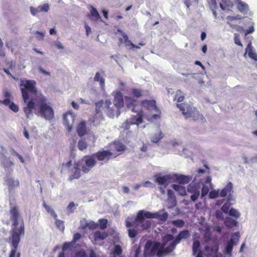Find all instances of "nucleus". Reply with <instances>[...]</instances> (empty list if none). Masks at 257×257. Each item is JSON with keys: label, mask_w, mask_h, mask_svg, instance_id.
Instances as JSON below:
<instances>
[{"label": "nucleus", "mask_w": 257, "mask_h": 257, "mask_svg": "<svg viewBox=\"0 0 257 257\" xmlns=\"http://www.w3.org/2000/svg\"><path fill=\"white\" fill-rule=\"evenodd\" d=\"M227 24L230 26V28L234 29L237 31H240L242 30V28L237 25H234L232 24L233 21L240 20L242 19V17L239 15H237L235 16H228L226 17Z\"/></svg>", "instance_id": "13"}, {"label": "nucleus", "mask_w": 257, "mask_h": 257, "mask_svg": "<svg viewBox=\"0 0 257 257\" xmlns=\"http://www.w3.org/2000/svg\"><path fill=\"white\" fill-rule=\"evenodd\" d=\"M177 106L186 118L192 117L194 120H204L205 118L196 108L187 103H178Z\"/></svg>", "instance_id": "5"}, {"label": "nucleus", "mask_w": 257, "mask_h": 257, "mask_svg": "<svg viewBox=\"0 0 257 257\" xmlns=\"http://www.w3.org/2000/svg\"><path fill=\"white\" fill-rule=\"evenodd\" d=\"M233 192V184L231 182H229L227 184L225 187L221 190L219 196L221 197H224L228 195L230 199Z\"/></svg>", "instance_id": "16"}, {"label": "nucleus", "mask_w": 257, "mask_h": 257, "mask_svg": "<svg viewBox=\"0 0 257 257\" xmlns=\"http://www.w3.org/2000/svg\"><path fill=\"white\" fill-rule=\"evenodd\" d=\"M122 253L121 247L119 245H115L112 257H116V256L120 255Z\"/></svg>", "instance_id": "39"}, {"label": "nucleus", "mask_w": 257, "mask_h": 257, "mask_svg": "<svg viewBox=\"0 0 257 257\" xmlns=\"http://www.w3.org/2000/svg\"><path fill=\"white\" fill-rule=\"evenodd\" d=\"M154 177L155 181L159 185L158 188L161 191V174H157Z\"/></svg>", "instance_id": "55"}, {"label": "nucleus", "mask_w": 257, "mask_h": 257, "mask_svg": "<svg viewBox=\"0 0 257 257\" xmlns=\"http://www.w3.org/2000/svg\"><path fill=\"white\" fill-rule=\"evenodd\" d=\"M94 81L96 82H99L101 87L104 86L105 80L103 77L101 76L99 72H96L95 73V76L94 77Z\"/></svg>", "instance_id": "33"}, {"label": "nucleus", "mask_w": 257, "mask_h": 257, "mask_svg": "<svg viewBox=\"0 0 257 257\" xmlns=\"http://www.w3.org/2000/svg\"><path fill=\"white\" fill-rule=\"evenodd\" d=\"M142 105L143 107L150 111L157 112L158 109L154 100H144L142 101Z\"/></svg>", "instance_id": "15"}, {"label": "nucleus", "mask_w": 257, "mask_h": 257, "mask_svg": "<svg viewBox=\"0 0 257 257\" xmlns=\"http://www.w3.org/2000/svg\"><path fill=\"white\" fill-rule=\"evenodd\" d=\"M72 244L70 242H65L64 243L63 245L62 246V251H63L65 252V251L68 250L69 251V249L71 248Z\"/></svg>", "instance_id": "48"}, {"label": "nucleus", "mask_w": 257, "mask_h": 257, "mask_svg": "<svg viewBox=\"0 0 257 257\" xmlns=\"http://www.w3.org/2000/svg\"><path fill=\"white\" fill-rule=\"evenodd\" d=\"M5 181L10 190H12L19 186V181L18 180H14L13 178L7 177Z\"/></svg>", "instance_id": "21"}, {"label": "nucleus", "mask_w": 257, "mask_h": 257, "mask_svg": "<svg viewBox=\"0 0 257 257\" xmlns=\"http://www.w3.org/2000/svg\"><path fill=\"white\" fill-rule=\"evenodd\" d=\"M55 224L59 229L62 231L64 230L65 226L64 225V221L58 219H56Z\"/></svg>", "instance_id": "42"}, {"label": "nucleus", "mask_w": 257, "mask_h": 257, "mask_svg": "<svg viewBox=\"0 0 257 257\" xmlns=\"http://www.w3.org/2000/svg\"><path fill=\"white\" fill-rule=\"evenodd\" d=\"M87 147V144L84 140H80L78 142V148L80 151H83Z\"/></svg>", "instance_id": "40"}, {"label": "nucleus", "mask_w": 257, "mask_h": 257, "mask_svg": "<svg viewBox=\"0 0 257 257\" xmlns=\"http://www.w3.org/2000/svg\"><path fill=\"white\" fill-rule=\"evenodd\" d=\"M137 114L135 116L134 119H127L126 122L123 124L122 127L126 130L129 129L130 125L137 124L139 125L142 123L143 119L142 115L138 111Z\"/></svg>", "instance_id": "10"}, {"label": "nucleus", "mask_w": 257, "mask_h": 257, "mask_svg": "<svg viewBox=\"0 0 257 257\" xmlns=\"http://www.w3.org/2000/svg\"><path fill=\"white\" fill-rule=\"evenodd\" d=\"M219 245L214 242L211 245H206L204 248V255L206 257H217Z\"/></svg>", "instance_id": "9"}, {"label": "nucleus", "mask_w": 257, "mask_h": 257, "mask_svg": "<svg viewBox=\"0 0 257 257\" xmlns=\"http://www.w3.org/2000/svg\"><path fill=\"white\" fill-rule=\"evenodd\" d=\"M10 214L13 227L10 231L11 237L9 238L12 246L9 257H16L21 236L25 233V225L23 219L17 207H12Z\"/></svg>", "instance_id": "3"}, {"label": "nucleus", "mask_w": 257, "mask_h": 257, "mask_svg": "<svg viewBox=\"0 0 257 257\" xmlns=\"http://www.w3.org/2000/svg\"><path fill=\"white\" fill-rule=\"evenodd\" d=\"M172 187L181 196H184L186 194V189L184 187L177 184H173Z\"/></svg>", "instance_id": "31"}, {"label": "nucleus", "mask_w": 257, "mask_h": 257, "mask_svg": "<svg viewBox=\"0 0 257 257\" xmlns=\"http://www.w3.org/2000/svg\"><path fill=\"white\" fill-rule=\"evenodd\" d=\"M107 220L106 219H100L99 220V228L101 229H104L107 227Z\"/></svg>", "instance_id": "44"}, {"label": "nucleus", "mask_w": 257, "mask_h": 257, "mask_svg": "<svg viewBox=\"0 0 257 257\" xmlns=\"http://www.w3.org/2000/svg\"><path fill=\"white\" fill-rule=\"evenodd\" d=\"M105 111L109 117L113 118L114 114L112 109H111L110 108H107L105 109Z\"/></svg>", "instance_id": "57"}, {"label": "nucleus", "mask_w": 257, "mask_h": 257, "mask_svg": "<svg viewBox=\"0 0 257 257\" xmlns=\"http://www.w3.org/2000/svg\"><path fill=\"white\" fill-rule=\"evenodd\" d=\"M248 52V55L250 58L255 61H257V54L253 51L250 43L247 45L246 49V52Z\"/></svg>", "instance_id": "29"}, {"label": "nucleus", "mask_w": 257, "mask_h": 257, "mask_svg": "<svg viewBox=\"0 0 257 257\" xmlns=\"http://www.w3.org/2000/svg\"><path fill=\"white\" fill-rule=\"evenodd\" d=\"M77 206V205H75L73 202H70L67 207V214H70L73 213Z\"/></svg>", "instance_id": "37"}, {"label": "nucleus", "mask_w": 257, "mask_h": 257, "mask_svg": "<svg viewBox=\"0 0 257 257\" xmlns=\"http://www.w3.org/2000/svg\"><path fill=\"white\" fill-rule=\"evenodd\" d=\"M240 237L239 232L234 233L231 237L230 239L227 242L225 248L224 252L227 254L231 255L234 245L237 244Z\"/></svg>", "instance_id": "8"}, {"label": "nucleus", "mask_w": 257, "mask_h": 257, "mask_svg": "<svg viewBox=\"0 0 257 257\" xmlns=\"http://www.w3.org/2000/svg\"><path fill=\"white\" fill-rule=\"evenodd\" d=\"M142 184V186H143L145 187L154 188L155 187V185L149 181H147Z\"/></svg>", "instance_id": "63"}, {"label": "nucleus", "mask_w": 257, "mask_h": 257, "mask_svg": "<svg viewBox=\"0 0 257 257\" xmlns=\"http://www.w3.org/2000/svg\"><path fill=\"white\" fill-rule=\"evenodd\" d=\"M108 236V234L105 232L96 231L93 234V238L95 240H103Z\"/></svg>", "instance_id": "27"}, {"label": "nucleus", "mask_w": 257, "mask_h": 257, "mask_svg": "<svg viewBox=\"0 0 257 257\" xmlns=\"http://www.w3.org/2000/svg\"><path fill=\"white\" fill-rule=\"evenodd\" d=\"M12 154L13 155H16L17 157H18V158L19 159L21 162H22V163H24L25 162V160H24L23 157L21 155H20L19 153H18L15 150L12 149Z\"/></svg>", "instance_id": "60"}, {"label": "nucleus", "mask_w": 257, "mask_h": 257, "mask_svg": "<svg viewBox=\"0 0 257 257\" xmlns=\"http://www.w3.org/2000/svg\"><path fill=\"white\" fill-rule=\"evenodd\" d=\"M32 33L35 36L36 38L38 40H43L44 36H45V32H39L38 31H34V32H32Z\"/></svg>", "instance_id": "41"}, {"label": "nucleus", "mask_w": 257, "mask_h": 257, "mask_svg": "<svg viewBox=\"0 0 257 257\" xmlns=\"http://www.w3.org/2000/svg\"><path fill=\"white\" fill-rule=\"evenodd\" d=\"M209 192V188L208 186L204 185L201 189V196L204 197Z\"/></svg>", "instance_id": "59"}, {"label": "nucleus", "mask_w": 257, "mask_h": 257, "mask_svg": "<svg viewBox=\"0 0 257 257\" xmlns=\"http://www.w3.org/2000/svg\"><path fill=\"white\" fill-rule=\"evenodd\" d=\"M1 164L4 168L6 169H9V168L14 165V163L10 160L9 158L4 156L1 159Z\"/></svg>", "instance_id": "28"}, {"label": "nucleus", "mask_w": 257, "mask_h": 257, "mask_svg": "<svg viewBox=\"0 0 257 257\" xmlns=\"http://www.w3.org/2000/svg\"><path fill=\"white\" fill-rule=\"evenodd\" d=\"M104 101L101 100L95 103V112L96 115L100 117L102 116V109L104 108Z\"/></svg>", "instance_id": "23"}, {"label": "nucleus", "mask_w": 257, "mask_h": 257, "mask_svg": "<svg viewBox=\"0 0 257 257\" xmlns=\"http://www.w3.org/2000/svg\"><path fill=\"white\" fill-rule=\"evenodd\" d=\"M39 10V11L41 12H47L49 10V5L48 4H44L42 5H40L39 7H38Z\"/></svg>", "instance_id": "45"}, {"label": "nucleus", "mask_w": 257, "mask_h": 257, "mask_svg": "<svg viewBox=\"0 0 257 257\" xmlns=\"http://www.w3.org/2000/svg\"><path fill=\"white\" fill-rule=\"evenodd\" d=\"M0 103H3L6 106H8L9 108L14 112H17L19 108L14 102H12L9 98H6L3 100H0Z\"/></svg>", "instance_id": "19"}, {"label": "nucleus", "mask_w": 257, "mask_h": 257, "mask_svg": "<svg viewBox=\"0 0 257 257\" xmlns=\"http://www.w3.org/2000/svg\"><path fill=\"white\" fill-rule=\"evenodd\" d=\"M200 243L198 240H194L193 243L192 251L194 255L196 254V253L200 250Z\"/></svg>", "instance_id": "35"}, {"label": "nucleus", "mask_w": 257, "mask_h": 257, "mask_svg": "<svg viewBox=\"0 0 257 257\" xmlns=\"http://www.w3.org/2000/svg\"><path fill=\"white\" fill-rule=\"evenodd\" d=\"M96 158L94 154L91 155L85 156L82 159L85 166H82V170L84 173H88L96 164Z\"/></svg>", "instance_id": "7"}, {"label": "nucleus", "mask_w": 257, "mask_h": 257, "mask_svg": "<svg viewBox=\"0 0 257 257\" xmlns=\"http://www.w3.org/2000/svg\"><path fill=\"white\" fill-rule=\"evenodd\" d=\"M144 254L147 257H161V242L148 240L144 246Z\"/></svg>", "instance_id": "6"}, {"label": "nucleus", "mask_w": 257, "mask_h": 257, "mask_svg": "<svg viewBox=\"0 0 257 257\" xmlns=\"http://www.w3.org/2000/svg\"><path fill=\"white\" fill-rule=\"evenodd\" d=\"M168 207L169 208L175 207L177 204V200L176 196L174 195L173 192L171 190H168Z\"/></svg>", "instance_id": "17"}, {"label": "nucleus", "mask_w": 257, "mask_h": 257, "mask_svg": "<svg viewBox=\"0 0 257 257\" xmlns=\"http://www.w3.org/2000/svg\"><path fill=\"white\" fill-rule=\"evenodd\" d=\"M35 80H21L20 86L22 97L26 106L23 110L27 118L31 119L33 116L32 111L37 108L39 115L47 120L54 117L52 107L47 103V98L37 92Z\"/></svg>", "instance_id": "1"}, {"label": "nucleus", "mask_w": 257, "mask_h": 257, "mask_svg": "<svg viewBox=\"0 0 257 257\" xmlns=\"http://www.w3.org/2000/svg\"><path fill=\"white\" fill-rule=\"evenodd\" d=\"M190 236V232L187 229H184L180 231L175 238L171 234L165 235L162 238V257L172 252L181 240L187 239Z\"/></svg>", "instance_id": "4"}, {"label": "nucleus", "mask_w": 257, "mask_h": 257, "mask_svg": "<svg viewBox=\"0 0 257 257\" xmlns=\"http://www.w3.org/2000/svg\"><path fill=\"white\" fill-rule=\"evenodd\" d=\"M74 257H87L85 251L81 250L75 252Z\"/></svg>", "instance_id": "49"}, {"label": "nucleus", "mask_w": 257, "mask_h": 257, "mask_svg": "<svg viewBox=\"0 0 257 257\" xmlns=\"http://www.w3.org/2000/svg\"><path fill=\"white\" fill-rule=\"evenodd\" d=\"M134 96L139 98L142 96V91L138 89H134L132 91Z\"/></svg>", "instance_id": "54"}, {"label": "nucleus", "mask_w": 257, "mask_h": 257, "mask_svg": "<svg viewBox=\"0 0 257 257\" xmlns=\"http://www.w3.org/2000/svg\"><path fill=\"white\" fill-rule=\"evenodd\" d=\"M229 214L230 215L235 217L236 218L239 217L240 214L235 209L231 208L229 211Z\"/></svg>", "instance_id": "47"}, {"label": "nucleus", "mask_w": 257, "mask_h": 257, "mask_svg": "<svg viewBox=\"0 0 257 257\" xmlns=\"http://www.w3.org/2000/svg\"><path fill=\"white\" fill-rule=\"evenodd\" d=\"M72 172H74L73 175H71L69 177V180L71 181L74 179H78L80 176V170L78 167V165L75 164L74 166L73 169L72 170Z\"/></svg>", "instance_id": "26"}, {"label": "nucleus", "mask_w": 257, "mask_h": 257, "mask_svg": "<svg viewBox=\"0 0 257 257\" xmlns=\"http://www.w3.org/2000/svg\"><path fill=\"white\" fill-rule=\"evenodd\" d=\"M184 99V96L183 95L182 92L178 90L176 91L174 100H177L178 102H182Z\"/></svg>", "instance_id": "38"}, {"label": "nucleus", "mask_w": 257, "mask_h": 257, "mask_svg": "<svg viewBox=\"0 0 257 257\" xmlns=\"http://www.w3.org/2000/svg\"><path fill=\"white\" fill-rule=\"evenodd\" d=\"M234 43L240 46H242V44L240 40L239 35L238 34H235L234 36Z\"/></svg>", "instance_id": "52"}, {"label": "nucleus", "mask_w": 257, "mask_h": 257, "mask_svg": "<svg viewBox=\"0 0 257 257\" xmlns=\"http://www.w3.org/2000/svg\"><path fill=\"white\" fill-rule=\"evenodd\" d=\"M30 10L31 14L34 16H36L38 13L40 12L38 7L34 8L33 7H31L30 8Z\"/></svg>", "instance_id": "58"}, {"label": "nucleus", "mask_w": 257, "mask_h": 257, "mask_svg": "<svg viewBox=\"0 0 257 257\" xmlns=\"http://www.w3.org/2000/svg\"><path fill=\"white\" fill-rule=\"evenodd\" d=\"M161 140V132H159L157 134H155L151 138V141L154 143H158Z\"/></svg>", "instance_id": "43"}, {"label": "nucleus", "mask_w": 257, "mask_h": 257, "mask_svg": "<svg viewBox=\"0 0 257 257\" xmlns=\"http://www.w3.org/2000/svg\"><path fill=\"white\" fill-rule=\"evenodd\" d=\"M160 217L159 212L152 213L145 210L139 211L133 222L125 221L126 227L128 228V236L131 238H135L139 233L150 228L152 222L147 219Z\"/></svg>", "instance_id": "2"}, {"label": "nucleus", "mask_w": 257, "mask_h": 257, "mask_svg": "<svg viewBox=\"0 0 257 257\" xmlns=\"http://www.w3.org/2000/svg\"><path fill=\"white\" fill-rule=\"evenodd\" d=\"M230 204L226 203L221 207L222 211L225 213H228L229 211Z\"/></svg>", "instance_id": "53"}, {"label": "nucleus", "mask_w": 257, "mask_h": 257, "mask_svg": "<svg viewBox=\"0 0 257 257\" xmlns=\"http://www.w3.org/2000/svg\"><path fill=\"white\" fill-rule=\"evenodd\" d=\"M96 159L99 161H108L113 155L109 150H102L94 154Z\"/></svg>", "instance_id": "14"}, {"label": "nucleus", "mask_w": 257, "mask_h": 257, "mask_svg": "<svg viewBox=\"0 0 257 257\" xmlns=\"http://www.w3.org/2000/svg\"><path fill=\"white\" fill-rule=\"evenodd\" d=\"M171 223L175 227L182 228L185 225V222L182 219H177L171 221Z\"/></svg>", "instance_id": "36"}, {"label": "nucleus", "mask_w": 257, "mask_h": 257, "mask_svg": "<svg viewBox=\"0 0 257 257\" xmlns=\"http://www.w3.org/2000/svg\"><path fill=\"white\" fill-rule=\"evenodd\" d=\"M74 114L68 111L63 115L64 123L67 126L68 132H71L75 120Z\"/></svg>", "instance_id": "11"}, {"label": "nucleus", "mask_w": 257, "mask_h": 257, "mask_svg": "<svg viewBox=\"0 0 257 257\" xmlns=\"http://www.w3.org/2000/svg\"><path fill=\"white\" fill-rule=\"evenodd\" d=\"M77 132L80 137L84 136L86 133V127L85 122L81 121L77 125Z\"/></svg>", "instance_id": "24"}, {"label": "nucleus", "mask_w": 257, "mask_h": 257, "mask_svg": "<svg viewBox=\"0 0 257 257\" xmlns=\"http://www.w3.org/2000/svg\"><path fill=\"white\" fill-rule=\"evenodd\" d=\"M115 151L118 152H122L124 150L125 146L120 142H115L113 145Z\"/></svg>", "instance_id": "34"}, {"label": "nucleus", "mask_w": 257, "mask_h": 257, "mask_svg": "<svg viewBox=\"0 0 257 257\" xmlns=\"http://www.w3.org/2000/svg\"><path fill=\"white\" fill-rule=\"evenodd\" d=\"M90 14H88L87 17L91 20H95L96 21L100 20L101 22H103L96 9L92 6H90Z\"/></svg>", "instance_id": "20"}, {"label": "nucleus", "mask_w": 257, "mask_h": 257, "mask_svg": "<svg viewBox=\"0 0 257 257\" xmlns=\"http://www.w3.org/2000/svg\"><path fill=\"white\" fill-rule=\"evenodd\" d=\"M200 195V192L198 190H195L193 193V194H192L191 196V199L193 201H195L196 200H197V199L198 198L199 196Z\"/></svg>", "instance_id": "56"}, {"label": "nucleus", "mask_w": 257, "mask_h": 257, "mask_svg": "<svg viewBox=\"0 0 257 257\" xmlns=\"http://www.w3.org/2000/svg\"><path fill=\"white\" fill-rule=\"evenodd\" d=\"M236 7L237 10L243 15L247 14L249 10L248 5L241 1H238Z\"/></svg>", "instance_id": "22"}, {"label": "nucleus", "mask_w": 257, "mask_h": 257, "mask_svg": "<svg viewBox=\"0 0 257 257\" xmlns=\"http://www.w3.org/2000/svg\"><path fill=\"white\" fill-rule=\"evenodd\" d=\"M225 225L228 228H232L237 225V222L230 217H226L224 220Z\"/></svg>", "instance_id": "30"}, {"label": "nucleus", "mask_w": 257, "mask_h": 257, "mask_svg": "<svg viewBox=\"0 0 257 257\" xmlns=\"http://www.w3.org/2000/svg\"><path fill=\"white\" fill-rule=\"evenodd\" d=\"M113 104L117 109L118 116L120 113L119 109L122 108L124 106L123 96L121 92H118L115 94L114 96Z\"/></svg>", "instance_id": "12"}, {"label": "nucleus", "mask_w": 257, "mask_h": 257, "mask_svg": "<svg viewBox=\"0 0 257 257\" xmlns=\"http://www.w3.org/2000/svg\"><path fill=\"white\" fill-rule=\"evenodd\" d=\"M98 227V224L92 221H87V227L91 229H94Z\"/></svg>", "instance_id": "50"}, {"label": "nucleus", "mask_w": 257, "mask_h": 257, "mask_svg": "<svg viewBox=\"0 0 257 257\" xmlns=\"http://www.w3.org/2000/svg\"><path fill=\"white\" fill-rule=\"evenodd\" d=\"M136 100L131 97H125V105L127 109H130L132 112H138L135 109L136 105Z\"/></svg>", "instance_id": "18"}, {"label": "nucleus", "mask_w": 257, "mask_h": 257, "mask_svg": "<svg viewBox=\"0 0 257 257\" xmlns=\"http://www.w3.org/2000/svg\"><path fill=\"white\" fill-rule=\"evenodd\" d=\"M43 206L45 208L48 213L51 214L53 213L54 210L49 205H48L45 201H43Z\"/></svg>", "instance_id": "51"}, {"label": "nucleus", "mask_w": 257, "mask_h": 257, "mask_svg": "<svg viewBox=\"0 0 257 257\" xmlns=\"http://www.w3.org/2000/svg\"><path fill=\"white\" fill-rule=\"evenodd\" d=\"M175 178L177 182L181 184H187L191 180L190 178L188 176L183 175H176Z\"/></svg>", "instance_id": "25"}, {"label": "nucleus", "mask_w": 257, "mask_h": 257, "mask_svg": "<svg viewBox=\"0 0 257 257\" xmlns=\"http://www.w3.org/2000/svg\"><path fill=\"white\" fill-rule=\"evenodd\" d=\"M219 196V190H212L210 192L209 197L211 199H215Z\"/></svg>", "instance_id": "46"}, {"label": "nucleus", "mask_w": 257, "mask_h": 257, "mask_svg": "<svg viewBox=\"0 0 257 257\" xmlns=\"http://www.w3.org/2000/svg\"><path fill=\"white\" fill-rule=\"evenodd\" d=\"M71 165H72V161H71V160L68 161L66 164H63L62 165L61 172L63 170H65V169H67L71 167Z\"/></svg>", "instance_id": "61"}, {"label": "nucleus", "mask_w": 257, "mask_h": 257, "mask_svg": "<svg viewBox=\"0 0 257 257\" xmlns=\"http://www.w3.org/2000/svg\"><path fill=\"white\" fill-rule=\"evenodd\" d=\"M9 69H12V65H10L9 68H4V71L9 76L11 77L13 79H16V77L13 76L9 71Z\"/></svg>", "instance_id": "62"}, {"label": "nucleus", "mask_w": 257, "mask_h": 257, "mask_svg": "<svg viewBox=\"0 0 257 257\" xmlns=\"http://www.w3.org/2000/svg\"><path fill=\"white\" fill-rule=\"evenodd\" d=\"M232 6V2L230 0H221L220 7L223 10L230 8Z\"/></svg>", "instance_id": "32"}, {"label": "nucleus", "mask_w": 257, "mask_h": 257, "mask_svg": "<svg viewBox=\"0 0 257 257\" xmlns=\"http://www.w3.org/2000/svg\"><path fill=\"white\" fill-rule=\"evenodd\" d=\"M80 226L81 228L83 229H85L86 227H87V221L85 219H83L80 220Z\"/></svg>", "instance_id": "64"}]
</instances>
